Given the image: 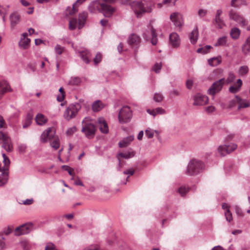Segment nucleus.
Instances as JSON below:
<instances>
[{
  "mask_svg": "<svg viewBox=\"0 0 250 250\" xmlns=\"http://www.w3.org/2000/svg\"><path fill=\"white\" fill-rule=\"evenodd\" d=\"M138 18H140L146 13H150L154 5L151 1L143 0L133 1L128 3Z\"/></svg>",
  "mask_w": 250,
  "mask_h": 250,
  "instance_id": "obj_1",
  "label": "nucleus"
},
{
  "mask_svg": "<svg viewBox=\"0 0 250 250\" xmlns=\"http://www.w3.org/2000/svg\"><path fill=\"white\" fill-rule=\"evenodd\" d=\"M205 168V165L201 160L193 159L188 164L186 173L189 176L196 175L202 172Z\"/></svg>",
  "mask_w": 250,
  "mask_h": 250,
  "instance_id": "obj_2",
  "label": "nucleus"
},
{
  "mask_svg": "<svg viewBox=\"0 0 250 250\" xmlns=\"http://www.w3.org/2000/svg\"><path fill=\"white\" fill-rule=\"evenodd\" d=\"M55 131L52 130L51 128L49 127L42 134L41 141L44 143L49 141L51 147L54 149L57 150L60 147V144L59 139L55 137Z\"/></svg>",
  "mask_w": 250,
  "mask_h": 250,
  "instance_id": "obj_3",
  "label": "nucleus"
},
{
  "mask_svg": "<svg viewBox=\"0 0 250 250\" xmlns=\"http://www.w3.org/2000/svg\"><path fill=\"white\" fill-rule=\"evenodd\" d=\"M92 6L94 9H97L103 13L106 17H110L115 12V9L107 3L96 0L93 2Z\"/></svg>",
  "mask_w": 250,
  "mask_h": 250,
  "instance_id": "obj_4",
  "label": "nucleus"
},
{
  "mask_svg": "<svg viewBox=\"0 0 250 250\" xmlns=\"http://www.w3.org/2000/svg\"><path fill=\"white\" fill-rule=\"evenodd\" d=\"M81 108V105L79 103H75L70 104L65 109L63 117L67 121L74 118L78 114V111Z\"/></svg>",
  "mask_w": 250,
  "mask_h": 250,
  "instance_id": "obj_5",
  "label": "nucleus"
},
{
  "mask_svg": "<svg viewBox=\"0 0 250 250\" xmlns=\"http://www.w3.org/2000/svg\"><path fill=\"white\" fill-rule=\"evenodd\" d=\"M132 117V111L128 106H123L120 110L118 118L120 124H124L129 122Z\"/></svg>",
  "mask_w": 250,
  "mask_h": 250,
  "instance_id": "obj_6",
  "label": "nucleus"
},
{
  "mask_svg": "<svg viewBox=\"0 0 250 250\" xmlns=\"http://www.w3.org/2000/svg\"><path fill=\"white\" fill-rule=\"evenodd\" d=\"M2 143V147L7 152L13 150V146L10 138L2 132L0 131V144Z\"/></svg>",
  "mask_w": 250,
  "mask_h": 250,
  "instance_id": "obj_7",
  "label": "nucleus"
},
{
  "mask_svg": "<svg viewBox=\"0 0 250 250\" xmlns=\"http://www.w3.org/2000/svg\"><path fill=\"white\" fill-rule=\"evenodd\" d=\"M33 225L31 223L22 225L16 228L15 235L20 236L29 233L33 229Z\"/></svg>",
  "mask_w": 250,
  "mask_h": 250,
  "instance_id": "obj_8",
  "label": "nucleus"
},
{
  "mask_svg": "<svg viewBox=\"0 0 250 250\" xmlns=\"http://www.w3.org/2000/svg\"><path fill=\"white\" fill-rule=\"evenodd\" d=\"M170 19L176 27L181 28L184 25L183 16L179 12L172 13L170 16Z\"/></svg>",
  "mask_w": 250,
  "mask_h": 250,
  "instance_id": "obj_9",
  "label": "nucleus"
},
{
  "mask_svg": "<svg viewBox=\"0 0 250 250\" xmlns=\"http://www.w3.org/2000/svg\"><path fill=\"white\" fill-rule=\"evenodd\" d=\"M148 31H146L143 33V37L146 40H148L150 37L151 42L153 45H156L157 43V38L155 30L152 26L148 27Z\"/></svg>",
  "mask_w": 250,
  "mask_h": 250,
  "instance_id": "obj_10",
  "label": "nucleus"
},
{
  "mask_svg": "<svg viewBox=\"0 0 250 250\" xmlns=\"http://www.w3.org/2000/svg\"><path fill=\"white\" fill-rule=\"evenodd\" d=\"M194 105H204L208 102V97L200 93H197L193 96Z\"/></svg>",
  "mask_w": 250,
  "mask_h": 250,
  "instance_id": "obj_11",
  "label": "nucleus"
},
{
  "mask_svg": "<svg viewBox=\"0 0 250 250\" xmlns=\"http://www.w3.org/2000/svg\"><path fill=\"white\" fill-rule=\"evenodd\" d=\"M82 131L85 134L87 137L92 138L95 133V125L91 123L86 124L83 127Z\"/></svg>",
  "mask_w": 250,
  "mask_h": 250,
  "instance_id": "obj_12",
  "label": "nucleus"
},
{
  "mask_svg": "<svg viewBox=\"0 0 250 250\" xmlns=\"http://www.w3.org/2000/svg\"><path fill=\"white\" fill-rule=\"evenodd\" d=\"M237 147V145L234 144L230 145L225 144L224 146H220V155L225 156L234 151Z\"/></svg>",
  "mask_w": 250,
  "mask_h": 250,
  "instance_id": "obj_13",
  "label": "nucleus"
},
{
  "mask_svg": "<svg viewBox=\"0 0 250 250\" xmlns=\"http://www.w3.org/2000/svg\"><path fill=\"white\" fill-rule=\"evenodd\" d=\"M229 15L230 19L239 23L241 26L244 27L247 24L245 19L236 12L232 10L230 12Z\"/></svg>",
  "mask_w": 250,
  "mask_h": 250,
  "instance_id": "obj_14",
  "label": "nucleus"
},
{
  "mask_svg": "<svg viewBox=\"0 0 250 250\" xmlns=\"http://www.w3.org/2000/svg\"><path fill=\"white\" fill-rule=\"evenodd\" d=\"M169 42L170 45L174 48L178 47L180 44V39L178 34L173 32L169 35Z\"/></svg>",
  "mask_w": 250,
  "mask_h": 250,
  "instance_id": "obj_15",
  "label": "nucleus"
},
{
  "mask_svg": "<svg viewBox=\"0 0 250 250\" xmlns=\"http://www.w3.org/2000/svg\"><path fill=\"white\" fill-rule=\"evenodd\" d=\"M27 33H23L21 39L19 42V46L23 49L28 48L30 45V40L27 38Z\"/></svg>",
  "mask_w": 250,
  "mask_h": 250,
  "instance_id": "obj_16",
  "label": "nucleus"
},
{
  "mask_svg": "<svg viewBox=\"0 0 250 250\" xmlns=\"http://www.w3.org/2000/svg\"><path fill=\"white\" fill-rule=\"evenodd\" d=\"M242 85V81L240 79H239L233 85H231L229 87V91L231 93H237L241 90Z\"/></svg>",
  "mask_w": 250,
  "mask_h": 250,
  "instance_id": "obj_17",
  "label": "nucleus"
},
{
  "mask_svg": "<svg viewBox=\"0 0 250 250\" xmlns=\"http://www.w3.org/2000/svg\"><path fill=\"white\" fill-rule=\"evenodd\" d=\"M222 208L225 210L224 214L226 220L230 222L232 220L231 213L230 211V206L228 204L224 203L222 204Z\"/></svg>",
  "mask_w": 250,
  "mask_h": 250,
  "instance_id": "obj_18",
  "label": "nucleus"
},
{
  "mask_svg": "<svg viewBox=\"0 0 250 250\" xmlns=\"http://www.w3.org/2000/svg\"><path fill=\"white\" fill-rule=\"evenodd\" d=\"M20 19V15L16 12H14L10 14V25L12 28H14L16 26V25L19 22Z\"/></svg>",
  "mask_w": 250,
  "mask_h": 250,
  "instance_id": "obj_19",
  "label": "nucleus"
},
{
  "mask_svg": "<svg viewBox=\"0 0 250 250\" xmlns=\"http://www.w3.org/2000/svg\"><path fill=\"white\" fill-rule=\"evenodd\" d=\"M235 97L237 99V104H238V109L250 106V103L249 100L243 99L237 95H235Z\"/></svg>",
  "mask_w": 250,
  "mask_h": 250,
  "instance_id": "obj_20",
  "label": "nucleus"
},
{
  "mask_svg": "<svg viewBox=\"0 0 250 250\" xmlns=\"http://www.w3.org/2000/svg\"><path fill=\"white\" fill-rule=\"evenodd\" d=\"M141 41V38L135 34H131L128 39L127 42L129 44L135 46L137 45Z\"/></svg>",
  "mask_w": 250,
  "mask_h": 250,
  "instance_id": "obj_21",
  "label": "nucleus"
},
{
  "mask_svg": "<svg viewBox=\"0 0 250 250\" xmlns=\"http://www.w3.org/2000/svg\"><path fill=\"white\" fill-rule=\"evenodd\" d=\"M98 123L99 125L100 131L104 133H107L108 132V128L104 118H99L98 119Z\"/></svg>",
  "mask_w": 250,
  "mask_h": 250,
  "instance_id": "obj_22",
  "label": "nucleus"
},
{
  "mask_svg": "<svg viewBox=\"0 0 250 250\" xmlns=\"http://www.w3.org/2000/svg\"><path fill=\"white\" fill-rule=\"evenodd\" d=\"M80 57L83 61L85 63H89L90 61V58L91 57V55L89 51L87 50H83L80 51Z\"/></svg>",
  "mask_w": 250,
  "mask_h": 250,
  "instance_id": "obj_23",
  "label": "nucleus"
},
{
  "mask_svg": "<svg viewBox=\"0 0 250 250\" xmlns=\"http://www.w3.org/2000/svg\"><path fill=\"white\" fill-rule=\"evenodd\" d=\"M37 124L40 125H43L47 122V118L42 113L38 114L35 117Z\"/></svg>",
  "mask_w": 250,
  "mask_h": 250,
  "instance_id": "obj_24",
  "label": "nucleus"
},
{
  "mask_svg": "<svg viewBox=\"0 0 250 250\" xmlns=\"http://www.w3.org/2000/svg\"><path fill=\"white\" fill-rule=\"evenodd\" d=\"M134 140V136L132 135L127 136L123 139L118 144L120 147L123 148L128 146L130 143Z\"/></svg>",
  "mask_w": 250,
  "mask_h": 250,
  "instance_id": "obj_25",
  "label": "nucleus"
},
{
  "mask_svg": "<svg viewBox=\"0 0 250 250\" xmlns=\"http://www.w3.org/2000/svg\"><path fill=\"white\" fill-rule=\"evenodd\" d=\"M11 90L8 83L6 82H0V99L5 93Z\"/></svg>",
  "mask_w": 250,
  "mask_h": 250,
  "instance_id": "obj_26",
  "label": "nucleus"
},
{
  "mask_svg": "<svg viewBox=\"0 0 250 250\" xmlns=\"http://www.w3.org/2000/svg\"><path fill=\"white\" fill-rule=\"evenodd\" d=\"M199 36L197 28H194L190 34V41L192 44H195Z\"/></svg>",
  "mask_w": 250,
  "mask_h": 250,
  "instance_id": "obj_27",
  "label": "nucleus"
},
{
  "mask_svg": "<svg viewBox=\"0 0 250 250\" xmlns=\"http://www.w3.org/2000/svg\"><path fill=\"white\" fill-rule=\"evenodd\" d=\"M219 90V81L214 82L210 88L208 89L209 94L213 96L216 92Z\"/></svg>",
  "mask_w": 250,
  "mask_h": 250,
  "instance_id": "obj_28",
  "label": "nucleus"
},
{
  "mask_svg": "<svg viewBox=\"0 0 250 250\" xmlns=\"http://www.w3.org/2000/svg\"><path fill=\"white\" fill-rule=\"evenodd\" d=\"M104 107V104L100 100L95 101L92 104V109L94 112H98Z\"/></svg>",
  "mask_w": 250,
  "mask_h": 250,
  "instance_id": "obj_29",
  "label": "nucleus"
},
{
  "mask_svg": "<svg viewBox=\"0 0 250 250\" xmlns=\"http://www.w3.org/2000/svg\"><path fill=\"white\" fill-rule=\"evenodd\" d=\"M87 17V13L86 12H83L79 14L78 22H79V28L81 29L82 28L86 20Z\"/></svg>",
  "mask_w": 250,
  "mask_h": 250,
  "instance_id": "obj_30",
  "label": "nucleus"
},
{
  "mask_svg": "<svg viewBox=\"0 0 250 250\" xmlns=\"http://www.w3.org/2000/svg\"><path fill=\"white\" fill-rule=\"evenodd\" d=\"M33 117V115L32 113L29 112L27 114L26 118L23 123L22 127L23 128H27L31 125Z\"/></svg>",
  "mask_w": 250,
  "mask_h": 250,
  "instance_id": "obj_31",
  "label": "nucleus"
},
{
  "mask_svg": "<svg viewBox=\"0 0 250 250\" xmlns=\"http://www.w3.org/2000/svg\"><path fill=\"white\" fill-rule=\"evenodd\" d=\"M242 51L245 54H247L250 52V36L247 38L242 45Z\"/></svg>",
  "mask_w": 250,
  "mask_h": 250,
  "instance_id": "obj_32",
  "label": "nucleus"
},
{
  "mask_svg": "<svg viewBox=\"0 0 250 250\" xmlns=\"http://www.w3.org/2000/svg\"><path fill=\"white\" fill-rule=\"evenodd\" d=\"M135 155V152L133 151H126L124 152H121L119 153L117 155L118 158L119 157H121L122 158L127 159H129L130 158L133 157Z\"/></svg>",
  "mask_w": 250,
  "mask_h": 250,
  "instance_id": "obj_33",
  "label": "nucleus"
},
{
  "mask_svg": "<svg viewBox=\"0 0 250 250\" xmlns=\"http://www.w3.org/2000/svg\"><path fill=\"white\" fill-rule=\"evenodd\" d=\"M247 4L246 0H231L230 5L234 7H238Z\"/></svg>",
  "mask_w": 250,
  "mask_h": 250,
  "instance_id": "obj_34",
  "label": "nucleus"
},
{
  "mask_svg": "<svg viewBox=\"0 0 250 250\" xmlns=\"http://www.w3.org/2000/svg\"><path fill=\"white\" fill-rule=\"evenodd\" d=\"M241 31L237 27L232 28L230 32L231 37L233 39H237L240 35Z\"/></svg>",
  "mask_w": 250,
  "mask_h": 250,
  "instance_id": "obj_35",
  "label": "nucleus"
},
{
  "mask_svg": "<svg viewBox=\"0 0 250 250\" xmlns=\"http://www.w3.org/2000/svg\"><path fill=\"white\" fill-rule=\"evenodd\" d=\"M249 68L246 65L241 66L238 69V75L240 77L246 76L249 72Z\"/></svg>",
  "mask_w": 250,
  "mask_h": 250,
  "instance_id": "obj_36",
  "label": "nucleus"
},
{
  "mask_svg": "<svg viewBox=\"0 0 250 250\" xmlns=\"http://www.w3.org/2000/svg\"><path fill=\"white\" fill-rule=\"evenodd\" d=\"M212 48V47L209 45H205V46L199 48L197 50V52L198 53H201L203 54H207L209 52V50Z\"/></svg>",
  "mask_w": 250,
  "mask_h": 250,
  "instance_id": "obj_37",
  "label": "nucleus"
},
{
  "mask_svg": "<svg viewBox=\"0 0 250 250\" xmlns=\"http://www.w3.org/2000/svg\"><path fill=\"white\" fill-rule=\"evenodd\" d=\"M8 181V174L5 172H2L0 175V186L4 185Z\"/></svg>",
  "mask_w": 250,
  "mask_h": 250,
  "instance_id": "obj_38",
  "label": "nucleus"
},
{
  "mask_svg": "<svg viewBox=\"0 0 250 250\" xmlns=\"http://www.w3.org/2000/svg\"><path fill=\"white\" fill-rule=\"evenodd\" d=\"M208 64L212 67H215L219 64V57H215L209 59L208 60Z\"/></svg>",
  "mask_w": 250,
  "mask_h": 250,
  "instance_id": "obj_39",
  "label": "nucleus"
},
{
  "mask_svg": "<svg viewBox=\"0 0 250 250\" xmlns=\"http://www.w3.org/2000/svg\"><path fill=\"white\" fill-rule=\"evenodd\" d=\"M164 97L160 93H155L153 96V100L156 102H161L163 100Z\"/></svg>",
  "mask_w": 250,
  "mask_h": 250,
  "instance_id": "obj_40",
  "label": "nucleus"
},
{
  "mask_svg": "<svg viewBox=\"0 0 250 250\" xmlns=\"http://www.w3.org/2000/svg\"><path fill=\"white\" fill-rule=\"evenodd\" d=\"M77 25V20L76 19H73L69 21V28L70 30H73L76 29Z\"/></svg>",
  "mask_w": 250,
  "mask_h": 250,
  "instance_id": "obj_41",
  "label": "nucleus"
},
{
  "mask_svg": "<svg viewBox=\"0 0 250 250\" xmlns=\"http://www.w3.org/2000/svg\"><path fill=\"white\" fill-rule=\"evenodd\" d=\"M81 83V79L79 77H72L69 81V84L71 85H78Z\"/></svg>",
  "mask_w": 250,
  "mask_h": 250,
  "instance_id": "obj_42",
  "label": "nucleus"
},
{
  "mask_svg": "<svg viewBox=\"0 0 250 250\" xmlns=\"http://www.w3.org/2000/svg\"><path fill=\"white\" fill-rule=\"evenodd\" d=\"M189 190V188L185 186H182L179 188V193L182 196H184Z\"/></svg>",
  "mask_w": 250,
  "mask_h": 250,
  "instance_id": "obj_43",
  "label": "nucleus"
},
{
  "mask_svg": "<svg viewBox=\"0 0 250 250\" xmlns=\"http://www.w3.org/2000/svg\"><path fill=\"white\" fill-rule=\"evenodd\" d=\"M102 59V56L100 53H97L95 58L93 59L94 64H98Z\"/></svg>",
  "mask_w": 250,
  "mask_h": 250,
  "instance_id": "obj_44",
  "label": "nucleus"
},
{
  "mask_svg": "<svg viewBox=\"0 0 250 250\" xmlns=\"http://www.w3.org/2000/svg\"><path fill=\"white\" fill-rule=\"evenodd\" d=\"M229 44L228 39L226 36L220 38V45H227Z\"/></svg>",
  "mask_w": 250,
  "mask_h": 250,
  "instance_id": "obj_45",
  "label": "nucleus"
},
{
  "mask_svg": "<svg viewBox=\"0 0 250 250\" xmlns=\"http://www.w3.org/2000/svg\"><path fill=\"white\" fill-rule=\"evenodd\" d=\"M5 238L3 236V234L0 233V250H3L5 248V244L4 242Z\"/></svg>",
  "mask_w": 250,
  "mask_h": 250,
  "instance_id": "obj_46",
  "label": "nucleus"
},
{
  "mask_svg": "<svg viewBox=\"0 0 250 250\" xmlns=\"http://www.w3.org/2000/svg\"><path fill=\"white\" fill-rule=\"evenodd\" d=\"M75 5L73 4L72 8L69 7L66 9V12L68 14L73 15L78 11V10L75 7Z\"/></svg>",
  "mask_w": 250,
  "mask_h": 250,
  "instance_id": "obj_47",
  "label": "nucleus"
},
{
  "mask_svg": "<svg viewBox=\"0 0 250 250\" xmlns=\"http://www.w3.org/2000/svg\"><path fill=\"white\" fill-rule=\"evenodd\" d=\"M235 79V76L234 74L232 72H230L229 74V76L228 77L227 79L226 80V82L228 83H231L232 82H233L234 81Z\"/></svg>",
  "mask_w": 250,
  "mask_h": 250,
  "instance_id": "obj_48",
  "label": "nucleus"
},
{
  "mask_svg": "<svg viewBox=\"0 0 250 250\" xmlns=\"http://www.w3.org/2000/svg\"><path fill=\"white\" fill-rule=\"evenodd\" d=\"M207 13L208 11L206 9H200L198 11V15L200 18H203L206 16Z\"/></svg>",
  "mask_w": 250,
  "mask_h": 250,
  "instance_id": "obj_49",
  "label": "nucleus"
},
{
  "mask_svg": "<svg viewBox=\"0 0 250 250\" xmlns=\"http://www.w3.org/2000/svg\"><path fill=\"white\" fill-rule=\"evenodd\" d=\"M145 133L148 138H152L154 136V130L148 128L145 130Z\"/></svg>",
  "mask_w": 250,
  "mask_h": 250,
  "instance_id": "obj_50",
  "label": "nucleus"
},
{
  "mask_svg": "<svg viewBox=\"0 0 250 250\" xmlns=\"http://www.w3.org/2000/svg\"><path fill=\"white\" fill-rule=\"evenodd\" d=\"M63 50L64 48L59 44H57L55 47V53L58 55L62 54Z\"/></svg>",
  "mask_w": 250,
  "mask_h": 250,
  "instance_id": "obj_51",
  "label": "nucleus"
},
{
  "mask_svg": "<svg viewBox=\"0 0 250 250\" xmlns=\"http://www.w3.org/2000/svg\"><path fill=\"white\" fill-rule=\"evenodd\" d=\"M7 127V124L4 119L3 117L0 115V129L5 128Z\"/></svg>",
  "mask_w": 250,
  "mask_h": 250,
  "instance_id": "obj_52",
  "label": "nucleus"
},
{
  "mask_svg": "<svg viewBox=\"0 0 250 250\" xmlns=\"http://www.w3.org/2000/svg\"><path fill=\"white\" fill-rule=\"evenodd\" d=\"M62 168L65 171H67L70 175L73 176L72 171L73 169L70 167L66 165H63L62 166Z\"/></svg>",
  "mask_w": 250,
  "mask_h": 250,
  "instance_id": "obj_53",
  "label": "nucleus"
},
{
  "mask_svg": "<svg viewBox=\"0 0 250 250\" xmlns=\"http://www.w3.org/2000/svg\"><path fill=\"white\" fill-rule=\"evenodd\" d=\"M21 245L23 250H29V243L27 241H22L21 242Z\"/></svg>",
  "mask_w": 250,
  "mask_h": 250,
  "instance_id": "obj_54",
  "label": "nucleus"
},
{
  "mask_svg": "<svg viewBox=\"0 0 250 250\" xmlns=\"http://www.w3.org/2000/svg\"><path fill=\"white\" fill-rule=\"evenodd\" d=\"M176 0H164L162 4L167 5H174L175 4Z\"/></svg>",
  "mask_w": 250,
  "mask_h": 250,
  "instance_id": "obj_55",
  "label": "nucleus"
},
{
  "mask_svg": "<svg viewBox=\"0 0 250 250\" xmlns=\"http://www.w3.org/2000/svg\"><path fill=\"white\" fill-rule=\"evenodd\" d=\"M45 250H57L55 245L51 243H48L45 247Z\"/></svg>",
  "mask_w": 250,
  "mask_h": 250,
  "instance_id": "obj_56",
  "label": "nucleus"
},
{
  "mask_svg": "<svg viewBox=\"0 0 250 250\" xmlns=\"http://www.w3.org/2000/svg\"><path fill=\"white\" fill-rule=\"evenodd\" d=\"M161 69V64L160 63H156L153 67V70L157 73L159 72Z\"/></svg>",
  "mask_w": 250,
  "mask_h": 250,
  "instance_id": "obj_57",
  "label": "nucleus"
},
{
  "mask_svg": "<svg viewBox=\"0 0 250 250\" xmlns=\"http://www.w3.org/2000/svg\"><path fill=\"white\" fill-rule=\"evenodd\" d=\"M234 209L236 213L239 216H243V212L241 208L238 207V206H235Z\"/></svg>",
  "mask_w": 250,
  "mask_h": 250,
  "instance_id": "obj_58",
  "label": "nucleus"
},
{
  "mask_svg": "<svg viewBox=\"0 0 250 250\" xmlns=\"http://www.w3.org/2000/svg\"><path fill=\"white\" fill-rule=\"evenodd\" d=\"M237 103V100L235 98L234 99H232L229 102V104L228 105V108H232V107L235 106Z\"/></svg>",
  "mask_w": 250,
  "mask_h": 250,
  "instance_id": "obj_59",
  "label": "nucleus"
},
{
  "mask_svg": "<svg viewBox=\"0 0 250 250\" xmlns=\"http://www.w3.org/2000/svg\"><path fill=\"white\" fill-rule=\"evenodd\" d=\"M76 127L75 126H73L71 128H69L67 129L66 131V133L68 135H72L74 132L76 131Z\"/></svg>",
  "mask_w": 250,
  "mask_h": 250,
  "instance_id": "obj_60",
  "label": "nucleus"
},
{
  "mask_svg": "<svg viewBox=\"0 0 250 250\" xmlns=\"http://www.w3.org/2000/svg\"><path fill=\"white\" fill-rule=\"evenodd\" d=\"M2 157L3 158V163H4L5 166H8L10 164V160L9 158L4 153L2 154Z\"/></svg>",
  "mask_w": 250,
  "mask_h": 250,
  "instance_id": "obj_61",
  "label": "nucleus"
},
{
  "mask_svg": "<svg viewBox=\"0 0 250 250\" xmlns=\"http://www.w3.org/2000/svg\"><path fill=\"white\" fill-rule=\"evenodd\" d=\"M157 114H165L166 111L162 107H157L155 109Z\"/></svg>",
  "mask_w": 250,
  "mask_h": 250,
  "instance_id": "obj_62",
  "label": "nucleus"
},
{
  "mask_svg": "<svg viewBox=\"0 0 250 250\" xmlns=\"http://www.w3.org/2000/svg\"><path fill=\"white\" fill-rule=\"evenodd\" d=\"M205 110L208 113H211L215 110V107L212 105L208 106L205 108Z\"/></svg>",
  "mask_w": 250,
  "mask_h": 250,
  "instance_id": "obj_63",
  "label": "nucleus"
},
{
  "mask_svg": "<svg viewBox=\"0 0 250 250\" xmlns=\"http://www.w3.org/2000/svg\"><path fill=\"white\" fill-rule=\"evenodd\" d=\"M18 148L20 152L23 153L26 150V146L25 145L21 144L19 146Z\"/></svg>",
  "mask_w": 250,
  "mask_h": 250,
  "instance_id": "obj_64",
  "label": "nucleus"
}]
</instances>
